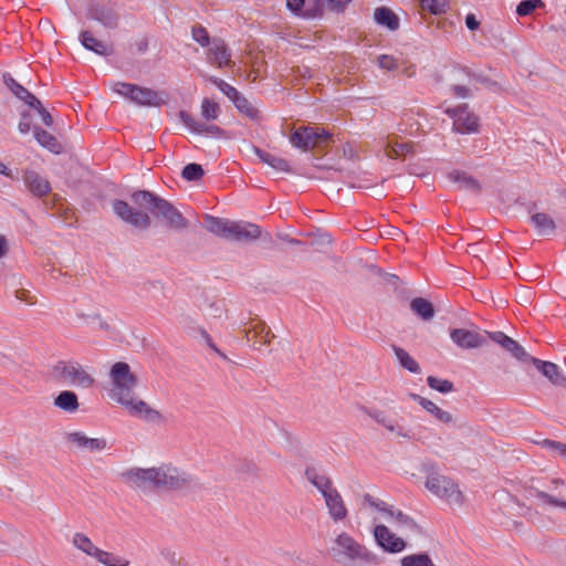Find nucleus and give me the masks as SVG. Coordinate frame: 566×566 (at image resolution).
<instances>
[{
  "label": "nucleus",
  "instance_id": "obj_1",
  "mask_svg": "<svg viewBox=\"0 0 566 566\" xmlns=\"http://www.w3.org/2000/svg\"><path fill=\"white\" fill-rule=\"evenodd\" d=\"M134 205L115 199L112 202L114 213L125 223L140 230H146L151 224L148 212L155 218H161L171 229L181 230L188 227L187 219L168 200L148 190H137L130 195Z\"/></svg>",
  "mask_w": 566,
  "mask_h": 566
},
{
  "label": "nucleus",
  "instance_id": "obj_2",
  "mask_svg": "<svg viewBox=\"0 0 566 566\" xmlns=\"http://www.w3.org/2000/svg\"><path fill=\"white\" fill-rule=\"evenodd\" d=\"M113 388L111 397L125 407L130 416L138 417L147 423L164 426L167 418L146 401L135 397L138 378L132 373L130 366L124 361L115 363L109 370Z\"/></svg>",
  "mask_w": 566,
  "mask_h": 566
},
{
  "label": "nucleus",
  "instance_id": "obj_3",
  "mask_svg": "<svg viewBox=\"0 0 566 566\" xmlns=\"http://www.w3.org/2000/svg\"><path fill=\"white\" fill-rule=\"evenodd\" d=\"M127 485L143 491L151 489L182 490L195 484L192 475L170 465L140 469L133 468L122 473Z\"/></svg>",
  "mask_w": 566,
  "mask_h": 566
},
{
  "label": "nucleus",
  "instance_id": "obj_4",
  "mask_svg": "<svg viewBox=\"0 0 566 566\" xmlns=\"http://www.w3.org/2000/svg\"><path fill=\"white\" fill-rule=\"evenodd\" d=\"M424 485L432 495L451 507H460L464 503V495L459 485L451 478L438 471L429 473Z\"/></svg>",
  "mask_w": 566,
  "mask_h": 566
},
{
  "label": "nucleus",
  "instance_id": "obj_5",
  "mask_svg": "<svg viewBox=\"0 0 566 566\" xmlns=\"http://www.w3.org/2000/svg\"><path fill=\"white\" fill-rule=\"evenodd\" d=\"M364 503L371 510L378 512L380 516L391 523L401 532L420 533V527L416 521L388 503L374 497L370 494L364 495Z\"/></svg>",
  "mask_w": 566,
  "mask_h": 566
},
{
  "label": "nucleus",
  "instance_id": "obj_6",
  "mask_svg": "<svg viewBox=\"0 0 566 566\" xmlns=\"http://www.w3.org/2000/svg\"><path fill=\"white\" fill-rule=\"evenodd\" d=\"M50 374L57 382L82 388H90L95 382V379L75 360L56 361L52 365Z\"/></svg>",
  "mask_w": 566,
  "mask_h": 566
},
{
  "label": "nucleus",
  "instance_id": "obj_7",
  "mask_svg": "<svg viewBox=\"0 0 566 566\" xmlns=\"http://www.w3.org/2000/svg\"><path fill=\"white\" fill-rule=\"evenodd\" d=\"M114 92L130 99L139 106L159 107L168 101L165 92L154 91L132 83L117 82L114 85Z\"/></svg>",
  "mask_w": 566,
  "mask_h": 566
},
{
  "label": "nucleus",
  "instance_id": "obj_8",
  "mask_svg": "<svg viewBox=\"0 0 566 566\" xmlns=\"http://www.w3.org/2000/svg\"><path fill=\"white\" fill-rule=\"evenodd\" d=\"M203 226L210 233L228 241L239 242L248 240V227L244 222H235L205 214Z\"/></svg>",
  "mask_w": 566,
  "mask_h": 566
},
{
  "label": "nucleus",
  "instance_id": "obj_9",
  "mask_svg": "<svg viewBox=\"0 0 566 566\" xmlns=\"http://www.w3.org/2000/svg\"><path fill=\"white\" fill-rule=\"evenodd\" d=\"M331 138L332 135L324 128L303 126L292 133L290 142L294 147L307 151L326 145Z\"/></svg>",
  "mask_w": 566,
  "mask_h": 566
},
{
  "label": "nucleus",
  "instance_id": "obj_10",
  "mask_svg": "<svg viewBox=\"0 0 566 566\" xmlns=\"http://www.w3.org/2000/svg\"><path fill=\"white\" fill-rule=\"evenodd\" d=\"M332 551L339 559L346 560H367L370 555L364 545L359 544L346 532H342L336 536Z\"/></svg>",
  "mask_w": 566,
  "mask_h": 566
},
{
  "label": "nucleus",
  "instance_id": "obj_11",
  "mask_svg": "<svg viewBox=\"0 0 566 566\" xmlns=\"http://www.w3.org/2000/svg\"><path fill=\"white\" fill-rule=\"evenodd\" d=\"M446 113L453 119V129L460 134L478 133L480 124L479 118L469 112L468 105L447 108Z\"/></svg>",
  "mask_w": 566,
  "mask_h": 566
},
{
  "label": "nucleus",
  "instance_id": "obj_12",
  "mask_svg": "<svg viewBox=\"0 0 566 566\" xmlns=\"http://www.w3.org/2000/svg\"><path fill=\"white\" fill-rule=\"evenodd\" d=\"M373 535L376 544L386 553L397 554L402 552L407 546L403 538L397 536L384 524L375 525Z\"/></svg>",
  "mask_w": 566,
  "mask_h": 566
},
{
  "label": "nucleus",
  "instance_id": "obj_13",
  "mask_svg": "<svg viewBox=\"0 0 566 566\" xmlns=\"http://www.w3.org/2000/svg\"><path fill=\"white\" fill-rule=\"evenodd\" d=\"M286 8L296 17L314 19L323 15L325 0H286Z\"/></svg>",
  "mask_w": 566,
  "mask_h": 566
},
{
  "label": "nucleus",
  "instance_id": "obj_14",
  "mask_svg": "<svg viewBox=\"0 0 566 566\" xmlns=\"http://www.w3.org/2000/svg\"><path fill=\"white\" fill-rule=\"evenodd\" d=\"M87 17L92 20L99 22L107 29H115L119 22V15L116 10L105 3L95 2L90 4Z\"/></svg>",
  "mask_w": 566,
  "mask_h": 566
},
{
  "label": "nucleus",
  "instance_id": "obj_15",
  "mask_svg": "<svg viewBox=\"0 0 566 566\" xmlns=\"http://www.w3.org/2000/svg\"><path fill=\"white\" fill-rule=\"evenodd\" d=\"M450 337L457 346L463 349L478 348L485 343L483 335L467 328L451 329Z\"/></svg>",
  "mask_w": 566,
  "mask_h": 566
},
{
  "label": "nucleus",
  "instance_id": "obj_16",
  "mask_svg": "<svg viewBox=\"0 0 566 566\" xmlns=\"http://www.w3.org/2000/svg\"><path fill=\"white\" fill-rule=\"evenodd\" d=\"M65 440L78 450H87L90 452L102 451L106 448L107 442L103 438H88L82 431L69 432Z\"/></svg>",
  "mask_w": 566,
  "mask_h": 566
},
{
  "label": "nucleus",
  "instance_id": "obj_17",
  "mask_svg": "<svg viewBox=\"0 0 566 566\" xmlns=\"http://www.w3.org/2000/svg\"><path fill=\"white\" fill-rule=\"evenodd\" d=\"M22 179L28 190L38 198H42L51 191L50 181L34 170H24Z\"/></svg>",
  "mask_w": 566,
  "mask_h": 566
},
{
  "label": "nucleus",
  "instance_id": "obj_18",
  "mask_svg": "<svg viewBox=\"0 0 566 566\" xmlns=\"http://www.w3.org/2000/svg\"><path fill=\"white\" fill-rule=\"evenodd\" d=\"M329 516L334 522L346 518L347 509L339 492L334 488L323 495Z\"/></svg>",
  "mask_w": 566,
  "mask_h": 566
},
{
  "label": "nucleus",
  "instance_id": "obj_19",
  "mask_svg": "<svg viewBox=\"0 0 566 566\" xmlns=\"http://www.w3.org/2000/svg\"><path fill=\"white\" fill-rule=\"evenodd\" d=\"M490 338L499 344L501 347L511 353L516 359L522 361L531 360L532 357L526 353V350L513 338L509 337L502 332H495L489 334Z\"/></svg>",
  "mask_w": 566,
  "mask_h": 566
},
{
  "label": "nucleus",
  "instance_id": "obj_20",
  "mask_svg": "<svg viewBox=\"0 0 566 566\" xmlns=\"http://www.w3.org/2000/svg\"><path fill=\"white\" fill-rule=\"evenodd\" d=\"M208 61L218 67L228 66L231 63V54L222 39L213 38L208 50Z\"/></svg>",
  "mask_w": 566,
  "mask_h": 566
},
{
  "label": "nucleus",
  "instance_id": "obj_21",
  "mask_svg": "<svg viewBox=\"0 0 566 566\" xmlns=\"http://www.w3.org/2000/svg\"><path fill=\"white\" fill-rule=\"evenodd\" d=\"M80 41L86 50H90L101 56H109L114 53L112 44H107L106 42L96 39L90 31H82L80 33Z\"/></svg>",
  "mask_w": 566,
  "mask_h": 566
},
{
  "label": "nucleus",
  "instance_id": "obj_22",
  "mask_svg": "<svg viewBox=\"0 0 566 566\" xmlns=\"http://www.w3.org/2000/svg\"><path fill=\"white\" fill-rule=\"evenodd\" d=\"M410 397L412 400L418 402L427 412H429L436 420L446 424H449L453 421L452 415L449 411L441 409L433 401L417 394H411Z\"/></svg>",
  "mask_w": 566,
  "mask_h": 566
},
{
  "label": "nucleus",
  "instance_id": "obj_23",
  "mask_svg": "<svg viewBox=\"0 0 566 566\" xmlns=\"http://www.w3.org/2000/svg\"><path fill=\"white\" fill-rule=\"evenodd\" d=\"M250 334L253 333L254 342L253 347L259 349L264 345H268L271 339V331L264 322L258 317H250Z\"/></svg>",
  "mask_w": 566,
  "mask_h": 566
},
{
  "label": "nucleus",
  "instance_id": "obj_24",
  "mask_svg": "<svg viewBox=\"0 0 566 566\" xmlns=\"http://www.w3.org/2000/svg\"><path fill=\"white\" fill-rule=\"evenodd\" d=\"M531 361L554 385L560 386L566 382V377L562 375L556 364L551 361H544L537 358H531Z\"/></svg>",
  "mask_w": 566,
  "mask_h": 566
},
{
  "label": "nucleus",
  "instance_id": "obj_25",
  "mask_svg": "<svg viewBox=\"0 0 566 566\" xmlns=\"http://www.w3.org/2000/svg\"><path fill=\"white\" fill-rule=\"evenodd\" d=\"M33 135L35 140L45 149L53 154H61L63 150L62 144L51 133L44 130L39 126L33 127Z\"/></svg>",
  "mask_w": 566,
  "mask_h": 566
},
{
  "label": "nucleus",
  "instance_id": "obj_26",
  "mask_svg": "<svg viewBox=\"0 0 566 566\" xmlns=\"http://www.w3.org/2000/svg\"><path fill=\"white\" fill-rule=\"evenodd\" d=\"M180 120L192 132L198 134H211V135H220L221 129L216 125H208L198 123L188 112L180 111L179 112Z\"/></svg>",
  "mask_w": 566,
  "mask_h": 566
},
{
  "label": "nucleus",
  "instance_id": "obj_27",
  "mask_svg": "<svg viewBox=\"0 0 566 566\" xmlns=\"http://www.w3.org/2000/svg\"><path fill=\"white\" fill-rule=\"evenodd\" d=\"M531 223L539 235H552L556 230L554 219L545 212L534 213L531 217Z\"/></svg>",
  "mask_w": 566,
  "mask_h": 566
},
{
  "label": "nucleus",
  "instance_id": "obj_28",
  "mask_svg": "<svg viewBox=\"0 0 566 566\" xmlns=\"http://www.w3.org/2000/svg\"><path fill=\"white\" fill-rule=\"evenodd\" d=\"M54 406L65 412L74 413L78 410L77 395L71 390H63L54 398Z\"/></svg>",
  "mask_w": 566,
  "mask_h": 566
},
{
  "label": "nucleus",
  "instance_id": "obj_29",
  "mask_svg": "<svg viewBox=\"0 0 566 566\" xmlns=\"http://www.w3.org/2000/svg\"><path fill=\"white\" fill-rule=\"evenodd\" d=\"M374 19L377 24L386 27L390 31H396L399 28V18L387 7L376 8Z\"/></svg>",
  "mask_w": 566,
  "mask_h": 566
},
{
  "label": "nucleus",
  "instance_id": "obj_30",
  "mask_svg": "<svg viewBox=\"0 0 566 566\" xmlns=\"http://www.w3.org/2000/svg\"><path fill=\"white\" fill-rule=\"evenodd\" d=\"M306 480L315 486L322 495L326 494L333 488L332 481L315 468H307L305 471Z\"/></svg>",
  "mask_w": 566,
  "mask_h": 566
},
{
  "label": "nucleus",
  "instance_id": "obj_31",
  "mask_svg": "<svg viewBox=\"0 0 566 566\" xmlns=\"http://www.w3.org/2000/svg\"><path fill=\"white\" fill-rule=\"evenodd\" d=\"M254 153L258 155L262 163L270 166L274 171L290 172V165L286 159L265 153L256 147L254 148Z\"/></svg>",
  "mask_w": 566,
  "mask_h": 566
},
{
  "label": "nucleus",
  "instance_id": "obj_32",
  "mask_svg": "<svg viewBox=\"0 0 566 566\" xmlns=\"http://www.w3.org/2000/svg\"><path fill=\"white\" fill-rule=\"evenodd\" d=\"M411 311L424 321L434 316L433 305L426 298L416 297L410 302Z\"/></svg>",
  "mask_w": 566,
  "mask_h": 566
},
{
  "label": "nucleus",
  "instance_id": "obj_33",
  "mask_svg": "<svg viewBox=\"0 0 566 566\" xmlns=\"http://www.w3.org/2000/svg\"><path fill=\"white\" fill-rule=\"evenodd\" d=\"M392 350L395 353L397 360L399 361V364L401 365L402 368L407 369L408 371H410L412 374L420 373L421 369H420L419 364L416 361V359H413V357H411L409 355L408 352H406L403 348L398 347V346H392Z\"/></svg>",
  "mask_w": 566,
  "mask_h": 566
},
{
  "label": "nucleus",
  "instance_id": "obj_34",
  "mask_svg": "<svg viewBox=\"0 0 566 566\" xmlns=\"http://www.w3.org/2000/svg\"><path fill=\"white\" fill-rule=\"evenodd\" d=\"M73 545L85 553L88 556L95 557L98 552V547H96L92 541L83 533H75L73 536Z\"/></svg>",
  "mask_w": 566,
  "mask_h": 566
},
{
  "label": "nucleus",
  "instance_id": "obj_35",
  "mask_svg": "<svg viewBox=\"0 0 566 566\" xmlns=\"http://www.w3.org/2000/svg\"><path fill=\"white\" fill-rule=\"evenodd\" d=\"M412 149V145L410 144H399V143H392L391 140L387 139L386 144L384 145V151L387 157L389 158H398L401 156L407 155Z\"/></svg>",
  "mask_w": 566,
  "mask_h": 566
},
{
  "label": "nucleus",
  "instance_id": "obj_36",
  "mask_svg": "<svg viewBox=\"0 0 566 566\" xmlns=\"http://www.w3.org/2000/svg\"><path fill=\"white\" fill-rule=\"evenodd\" d=\"M95 558L106 566H128L129 562L120 556H117L113 553L105 552L103 549H98L95 555Z\"/></svg>",
  "mask_w": 566,
  "mask_h": 566
},
{
  "label": "nucleus",
  "instance_id": "obj_37",
  "mask_svg": "<svg viewBox=\"0 0 566 566\" xmlns=\"http://www.w3.org/2000/svg\"><path fill=\"white\" fill-rule=\"evenodd\" d=\"M401 566H436L427 554L407 555L400 560Z\"/></svg>",
  "mask_w": 566,
  "mask_h": 566
},
{
  "label": "nucleus",
  "instance_id": "obj_38",
  "mask_svg": "<svg viewBox=\"0 0 566 566\" xmlns=\"http://www.w3.org/2000/svg\"><path fill=\"white\" fill-rule=\"evenodd\" d=\"M449 179L452 182L460 185L462 188L479 189L478 182L464 172L452 171L449 174Z\"/></svg>",
  "mask_w": 566,
  "mask_h": 566
},
{
  "label": "nucleus",
  "instance_id": "obj_39",
  "mask_svg": "<svg viewBox=\"0 0 566 566\" xmlns=\"http://www.w3.org/2000/svg\"><path fill=\"white\" fill-rule=\"evenodd\" d=\"M376 419L388 431L396 433L399 437L409 438V431L402 424H399L398 422H396L385 416L377 417Z\"/></svg>",
  "mask_w": 566,
  "mask_h": 566
},
{
  "label": "nucleus",
  "instance_id": "obj_40",
  "mask_svg": "<svg viewBox=\"0 0 566 566\" xmlns=\"http://www.w3.org/2000/svg\"><path fill=\"white\" fill-rule=\"evenodd\" d=\"M203 174H205V171H203L201 165L196 164V163L186 165L181 171L182 178L188 181H197V180L201 179Z\"/></svg>",
  "mask_w": 566,
  "mask_h": 566
},
{
  "label": "nucleus",
  "instance_id": "obj_41",
  "mask_svg": "<svg viewBox=\"0 0 566 566\" xmlns=\"http://www.w3.org/2000/svg\"><path fill=\"white\" fill-rule=\"evenodd\" d=\"M428 386L442 394H448L453 390V384L448 379H440L434 376L427 378Z\"/></svg>",
  "mask_w": 566,
  "mask_h": 566
},
{
  "label": "nucleus",
  "instance_id": "obj_42",
  "mask_svg": "<svg viewBox=\"0 0 566 566\" xmlns=\"http://www.w3.org/2000/svg\"><path fill=\"white\" fill-rule=\"evenodd\" d=\"M543 6L544 2L542 0H522L516 7V14L518 17H526Z\"/></svg>",
  "mask_w": 566,
  "mask_h": 566
},
{
  "label": "nucleus",
  "instance_id": "obj_43",
  "mask_svg": "<svg viewBox=\"0 0 566 566\" xmlns=\"http://www.w3.org/2000/svg\"><path fill=\"white\" fill-rule=\"evenodd\" d=\"M422 9L432 14H441L446 12L448 7L447 0H419Z\"/></svg>",
  "mask_w": 566,
  "mask_h": 566
},
{
  "label": "nucleus",
  "instance_id": "obj_44",
  "mask_svg": "<svg viewBox=\"0 0 566 566\" xmlns=\"http://www.w3.org/2000/svg\"><path fill=\"white\" fill-rule=\"evenodd\" d=\"M211 83H213L231 102L234 98H238V90L224 82L221 78L211 76L209 78Z\"/></svg>",
  "mask_w": 566,
  "mask_h": 566
},
{
  "label": "nucleus",
  "instance_id": "obj_45",
  "mask_svg": "<svg viewBox=\"0 0 566 566\" xmlns=\"http://www.w3.org/2000/svg\"><path fill=\"white\" fill-rule=\"evenodd\" d=\"M192 39L201 46H208L210 44V36L205 27L196 24L191 29Z\"/></svg>",
  "mask_w": 566,
  "mask_h": 566
},
{
  "label": "nucleus",
  "instance_id": "obj_46",
  "mask_svg": "<svg viewBox=\"0 0 566 566\" xmlns=\"http://www.w3.org/2000/svg\"><path fill=\"white\" fill-rule=\"evenodd\" d=\"M253 240H260L263 243H272L271 237L268 232L262 233L259 226L250 223V247ZM258 249V243H253V250Z\"/></svg>",
  "mask_w": 566,
  "mask_h": 566
},
{
  "label": "nucleus",
  "instance_id": "obj_47",
  "mask_svg": "<svg viewBox=\"0 0 566 566\" xmlns=\"http://www.w3.org/2000/svg\"><path fill=\"white\" fill-rule=\"evenodd\" d=\"M219 113V105L208 98L202 101L201 114L207 119H216Z\"/></svg>",
  "mask_w": 566,
  "mask_h": 566
},
{
  "label": "nucleus",
  "instance_id": "obj_48",
  "mask_svg": "<svg viewBox=\"0 0 566 566\" xmlns=\"http://www.w3.org/2000/svg\"><path fill=\"white\" fill-rule=\"evenodd\" d=\"M3 81L8 88L20 98L23 94H25L27 88L19 84L10 74L3 75Z\"/></svg>",
  "mask_w": 566,
  "mask_h": 566
},
{
  "label": "nucleus",
  "instance_id": "obj_49",
  "mask_svg": "<svg viewBox=\"0 0 566 566\" xmlns=\"http://www.w3.org/2000/svg\"><path fill=\"white\" fill-rule=\"evenodd\" d=\"M536 496L544 504L554 505L566 510V501L558 500L544 491H537Z\"/></svg>",
  "mask_w": 566,
  "mask_h": 566
},
{
  "label": "nucleus",
  "instance_id": "obj_50",
  "mask_svg": "<svg viewBox=\"0 0 566 566\" xmlns=\"http://www.w3.org/2000/svg\"><path fill=\"white\" fill-rule=\"evenodd\" d=\"M226 313L223 301L212 302L207 307V315L213 318H220Z\"/></svg>",
  "mask_w": 566,
  "mask_h": 566
},
{
  "label": "nucleus",
  "instance_id": "obj_51",
  "mask_svg": "<svg viewBox=\"0 0 566 566\" xmlns=\"http://www.w3.org/2000/svg\"><path fill=\"white\" fill-rule=\"evenodd\" d=\"M350 2V0H325V9L331 12L340 13Z\"/></svg>",
  "mask_w": 566,
  "mask_h": 566
},
{
  "label": "nucleus",
  "instance_id": "obj_52",
  "mask_svg": "<svg viewBox=\"0 0 566 566\" xmlns=\"http://www.w3.org/2000/svg\"><path fill=\"white\" fill-rule=\"evenodd\" d=\"M543 444L566 461V444L552 440H544Z\"/></svg>",
  "mask_w": 566,
  "mask_h": 566
},
{
  "label": "nucleus",
  "instance_id": "obj_53",
  "mask_svg": "<svg viewBox=\"0 0 566 566\" xmlns=\"http://www.w3.org/2000/svg\"><path fill=\"white\" fill-rule=\"evenodd\" d=\"M378 66L387 71H392L397 69L398 63L394 56L384 54L378 57Z\"/></svg>",
  "mask_w": 566,
  "mask_h": 566
},
{
  "label": "nucleus",
  "instance_id": "obj_54",
  "mask_svg": "<svg viewBox=\"0 0 566 566\" xmlns=\"http://www.w3.org/2000/svg\"><path fill=\"white\" fill-rule=\"evenodd\" d=\"M19 99L23 101L27 105L34 109L40 107L42 104L41 101L28 90L25 91V94H23Z\"/></svg>",
  "mask_w": 566,
  "mask_h": 566
},
{
  "label": "nucleus",
  "instance_id": "obj_55",
  "mask_svg": "<svg viewBox=\"0 0 566 566\" xmlns=\"http://www.w3.org/2000/svg\"><path fill=\"white\" fill-rule=\"evenodd\" d=\"M29 117H30V115L28 112L21 113V120L18 125V129L21 134H27L31 130V124H30Z\"/></svg>",
  "mask_w": 566,
  "mask_h": 566
},
{
  "label": "nucleus",
  "instance_id": "obj_56",
  "mask_svg": "<svg viewBox=\"0 0 566 566\" xmlns=\"http://www.w3.org/2000/svg\"><path fill=\"white\" fill-rule=\"evenodd\" d=\"M15 297L22 302H25L30 305H33L35 304V297L31 296L30 295V292L28 290H24V289H20V290H17L15 291Z\"/></svg>",
  "mask_w": 566,
  "mask_h": 566
},
{
  "label": "nucleus",
  "instance_id": "obj_57",
  "mask_svg": "<svg viewBox=\"0 0 566 566\" xmlns=\"http://www.w3.org/2000/svg\"><path fill=\"white\" fill-rule=\"evenodd\" d=\"M35 109L38 111L39 115L41 116L43 124L48 127H51L54 122H53L52 115L48 112V109L44 108L42 104L40 107H36Z\"/></svg>",
  "mask_w": 566,
  "mask_h": 566
},
{
  "label": "nucleus",
  "instance_id": "obj_58",
  "mask_svg": "<svg viewBox=\"0 0 566 566\" xmlns=\"http://www.w3.org/2000/svg\"><path fill=\"white\" fill-rule=\"evenodd\" d=\"M233 104L243 114H248V99L238 93V98H234Z\"/></svg>",
  "mask_w": 566,
  "mask_h": 566
},
{
  "label": "nucleus",
  "instance_id": "obj_59",
  "mask_svg": "<svg viewBox=\"0 0 566 566\" xmlns=\"http://www.w3.org/2000/svg\"><path fill=\"white\" fill-rule=\"evenodd\" d=\"M465 25L469 30L475 31L479 29L480 22L478 21V19L475 18V15L473 13H469L465 17Z\"/></svg>",
  "mask_w": 566,
  "mask_h": 566
},
{
  "label": "nucleus",
  "instance_id": "obj_60",
  "mask_svg": "<svg viewBox=\"0 0 566 566\" xmlns=\"http://www.w3.org/2000/svg\"><path fill=\"white\" fill-rule=\"evenodd\" d=\"M76 315L78 318L85 321L87 324H92L95 322V319H99L98 313H92V314L77 313Z\"/></svg>",
  "mask_w": 566,
  "mask_h": 566
},
{
  "label": "nucleus",
  "instance_id": "obj_61",
  "mask_svg": "<svg viewBox=\"0 0 566 566\" xmlns=\"http://www.w3.org/2000/svg\"><path fill=\"white\" fill-rule=\"evenodd\" d=\"M200 333H201V336L203 337V339L206 340L207 345H208L210 348H212L214 352H217V353L221 354V353L219 352V349L217 348V346L214 345V343H213V340H212L211 336H210V335H209L205 329H201V332H200Z\"/></svg>",
  "mask_w": 566,
  "mask_h": 566
},
{
  "label": "nucleus",
  "instance_id": "obj_62",
  "mask_svg": "<svg viewBox=\"0 0 566 566\" xmlns=\"http://www.w3.org/2000/svg\"><path fill=\"white\" fill-rule=\"evenodd\" d=\"M453 91L459 97H467L469 95V90L465 86L457 85Z\"/></svg>",
  "mask_w": 566,
  "mask_h": 566
},
{
  "label": "nucleus",
  "instance_id": "obj_63",
  "mask_svg": "<svg viewBox=\"0 0 566 566\" xmlns=\"http://www.w3.org/2000/svg\"><path fill=\"white\" fill-rule=\"evenodd\" d=\"M137 51L144 53L148 49V41L146 39H142L136 42Z\"/></svg>",
  "mask_w": 566,
  "mask_h": 566
},
{
  "label": "nucleus",
  "instance_id": "obj_64",
  "mask_svg": "<svg viewBox=\"0 0 566 566\" xmlns=\"http://www.w3.org/2000/svg\"><path fill=\"white\" fill-rule=\"evenodd\" d=\"M8 250L7 240L3 235H0V258L4 256Z\"/></svg>",
  "mask_w": 566,
  "mask_h": 566
}]
</instances>
